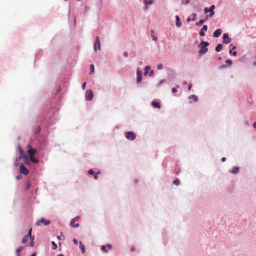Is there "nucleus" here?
Here are the masks:
<instances>
[{
  "label": "nucleus",
  "instance_id": "f257e3e1",
  "mask_svg": "<svg viewBox=\"0 0 256 256\" xmlns=\"http://www.w3.org/2000/svg\"><path fill=\"white\" fill-rule=\"evenodd\" d=\"M28 154L30 156V160L35 164H37L39 160L37 158H36L34 157V155L36 154V150L32 148L31 146H28Z\"/></svg>",
  "mask_w": 256,
  "mask_h": 256
},
{
  "label": "nucleus",
  "instance_id": "f03ea898",
  "mask_svg": "<svg viewBox=\"0 0 256 256\" xmlns=\"http://www.w3.org/2000/svg\"><path fill=\"white\" fill-rule=\"evenodd\" d=\"M209 45V43L207 42L202 41L199 45L200 47V50H199V54L200 55H202L206 54L208 50V48H206Z\"/></svg>",
  "mask_w": 256,
  "mask_h": 256
},
{
  "label": "nucleus",
  "instance_id": "7ed1b4c3",
  "mask_svg": "<svg viewBox=\"0 0 256 256\" xmlns=\"http://www.w3.org/2000/svg\"><path fill=\"white\" fill-rule=\"evenodd\" d=\"M214 8H215L214 5L212 4L210 6V10H208V8H204V12L206 14L208 13V12H210L209 16L212 17L214 14Z\"/></svg>",
  "mask_w": 256,
  "mask_h": 256
},
{
  "label": "nucleus",
  "instance_id": "20e7f679",
  "mask_svg": "<svg viewBox=\"0 0 256 256\" xmlns=\"http://www.w3.org/2000/svg\"><path fill=\"white\" fill-rule=\"evenodd\" d=\"M32 228H30V230H29L28 231V234L24 236L22 240V244H25L26 243L29 238H30V240L32 239V236H31V234H32Z\"/></svg>",
  "mask_w": 256,
  "mask_h": 256
},
{
  "label": "nucleus",
  "instance_id": "39448f33",
  "mask_svg": "<svg viewBox=\"0 0 256 256\" xmlns=\"http://www.w3.org/2000/svg\"><path fill=\"white\" fill-rule=\"evenodd\" d=\"M136 134L130 131L126 133V137L128 140H134L136 138Z\"/></svg>",
  "mask_w": 256,
  "mask_h": 256
},
{
  "label": "nucleus",
  "instance_id": "423d86ee",
  "mask_svg": "<svg viewBox=\"0 0 256 256\" xmlns=\"http://www.w3.org/2000/svg\"><path fill=\"white\" fill-rule=\"evenodd\" d=\"M79 218H80L79 216H76V217L74 218L72 220L70 221V225L71 226L74 227V228H78L80 226L79 224L78 223L76 224L75 222L76 221H78Z\"/></svg>",
  "mask_w": 256,
  "mask_h": 256
},
{
  "label": "nucleus",
  "instance_id": "0eeeda50",
  "mask_svg": "<svg viewBox=\"0 0 256 256\" xmlns=\"http://www.w3.org/2000/svg\"><path fill=\"white\" fill-rule=\"evenodd\" d=\"M100 44L99 38L98 36L96 37L94 43V50L96 51L97 50H100Z\"/></svg>",
  "mask_w": 256,
  "mask_h": 256
},
{
  "label": "nucleus",
  "instance_id": "6e6552de",
  "mask_svg": "<svg viewBox=\"0 0 256 256\" xmlns=\"http://www.w3.org/2000/svg\"><path fill=\"white\" fill-rule=\"evenodd\" d=\"M20 172L21 174H24V175H27L29 173V170L28 168L24 165V164H21L20 165Z\"/></svg>",
  "mask_w": 256,
  "mask_h": 256
},
{
  "label": "nucleus",
  "instance_id": "1a4fd4ad",
  "mask_svg": "<svg viewBox=\"0 0 256 256\" xmlns=\"http://www.w3.org/2000/svg\"><path fill=\"white\" fill-rule=\"evenodd\" d=\"M41 224H43L44 225L47 226L50 224V220H48L42 218L37 222L36 225L38 226H41Z\"/></svg>",
  "mask_w": 256,
  "mask_h": 256
},
{
  "label": "nucleus",
  "instance_id": "9d476101",
  "mask_svg": "<svg viewBox=\"0 0 256 256\" xmlns=\"http://www.w3.org/2000/svg\"><path fill=\"white\" fill-rule=\"evenodd\" d=\"M20 156L19 157L20 159H22L23 161L26 164V161L28 160L27 156L24 153L22 150H20Z\"/></svg>",
  "mask_w": 256,
  "mask_h": 256
},
{
  "label": "nucleus",
  "instance_id": "9b49d317",
  "mask_svg": "<svg viewBox=\"0 0 256 256\" xmlns=\"http://www.w3.org/2000/svg\"><path fill=\"white\" fill-rule=\"evenodd\" d=\"M223 42L225 44H229L231 42V38L228 37V33H224L223 34Z\"/></svg>",
  "mask_w": 256,
  "mask_h": 256
},
{
  "label": "nucleus",
  "instance_id": "f8f14e48",
  "mask_svg": "<svg viewBox=\"0 0 256 256\" xmlns=\"http://www.w3.org/2000/svg\"><path fill=\"white\" fill-rule=\"evenodd\" d=\"M86 98L88 100H90L93 98V94L91 90H88L86 92Z\"/></svg>",
  "mask_w": 256,
  "mask_h": 256
},
{
  "label": "nucleus",
  "instance_id": "ddd939ff",
  "mask_svg": "<svg viewBox=\"0 0 256 256\" xmlns=\"http://www.w3.org/2000/svg\"><path fill=\"white\" fill-rule=\"evenodd\" d=\"M136 75H137V79L136 81L138 83L140 82L142 80V72L140 70H137L136 72Z\"/></svg>",
  "mask_w": 256,
  "mask_h": 256
},
{
  "label": "nucleus",
  "instance_id": "4468645a",
  "mask_svg": "<svg viewBox=\"0 0 256 256\" xmlns=\"http://www.w3.org/2000/svg\"><path fill=\"white\" fill-rule=\"evenodd\" d=\"M111 248L112 246L110 244H106V246H102L101 248V250L104 252H107L108 250Z\"/></svg>",
  "mask_w": 256,
  "mask_h": 256
},
{
  "label": "nucleus",
  "instance_id": "2eb2a0df",
  "mask_svg": "<svg viewBox=\"0 0 256 256\" xmlns=\"http://www.w3.org/2000/svg\"><path fill=\"white\" fill-rule=\"evenodd\" d=\"M222 32V30L221 29H217L214 32L213 36L214 37L218 38L221 34Z\"/></svg>",
  "mask_w": 256,
  "mask_h": 256
},
{
  "label": "nucleus",
  "instance_id": "dca6fc26",
  "mask_svg": "<svg viewBox=\"0 0 256 256\" xmlns=\"http://www.w3.org/2000/svg\"><path fill=\"white\" fill-rule=\"evenodd\" d=\"M152 104L155 108H160V104L156 101H152Z\"/></svg>",
  "mask_w": 256,
  "mask_h": 256
},
{
  "label": "nucleus",
  "instance_id": "f3484780",
  "mask_svg": "<svg viewBox=\"0 0 256 256\" xmlns=\"http://www.w3.org/2000/svg\"><path fill=\"white\" fill-rule=\"evenodd\" d=\"M176 26L178 28L182 26V22L180 21V18L178 16H176Z\"/></svg>",
  "mask_w": 256,
  "mask_h": 256
},
{
  "label": "nucleus",
  "instance_id": "a211bd4d",
  "mask_svg": "<svg viewBox=\"0 0 256 256\" xmlns=\"http://www.w3.org/2000/svg\"><path fill=\"white\" fill-rule=\"evenodd\" d=\"M80 248L82 251V253H84L85 252V248L84 245L82 244L81 242H80Z\"/></svg>",
  "mask_w": 256,
  "mask_h": 256
},
{
  "label": "nucleus",
  "instance_id": "6ab92c4d",
  "mask_svg": "<svg viewBox=\"0 0 256 256\" xmlns=\"http://www.w3.org/2000/svg\"><path fill=\"white\" fill-rule=\"evenodd\" d=\"M222 44H218L216 48V50L218 52H220L222 48Z\"/></svg>",
  "mask_w": 256,
  "mask_h": 256
},
{
  "label": "nucleus",
  "instance_id": "aec40b11",
  "mask_svg": "<svg viewBox=\"0 0 256 256\" xmlns=\"http://www.w3.org/2000/svg\"><path fill=\"white\" fill-rule=\"evenodd\" d=\"M189 99L192 100L194 102H196L198 100V98L195 95H191L189 96Z\"/></svg>",
  "mask_w": 256,
  "mask_h": 256
},
{
  "label": "nucleus",
  "instance_id": "412c9836",
  "mask_svg": "<svg viewBox=\"0 0 256 256\" xmlns=\"http://www.w3.org/2000/svg\"><path fill=\"white\" fill-rule=\"evenodd\" d=\"M238 170H239V168H238V167H234V168H233V169H232V174H235L238 173Z\"/></svg>",
  "mask_w": 256,
  "mask_h": 256
},
{
  "label": "nucleus",
  "instance_id": "4be33fe9",
  "mask_svg": "<svg viewBox=\"0 0 256 256\" xmlns=\"http://www.w3.org/2000/svg\"><path fill=\"white\" fill-rule=\"evenodd\" d=\"M150 66H146L145 67V68H144V75H147L148 72V70L150 69Z\"/></svg>",
  "mask_w": 256,
  "mask_h": 256
},
{
  "label": "nucleus",
  "instance_id": "5701e85b",
  "mask_svg": "<svg viewBox=\"0 0 256 256\" xmlns=\"http://www.w3.org/2000/svg\"><path fill=\"white\" fill-rule=\"evenodd\" d=\"M152 3H153L152 0H146L144 2V4L146 5H150V4H152Z\"/></svg>",
  "mask_w": 256,
  "mask_h": 256
},
{
  "label": "nucleus",
  "instance_id": "b1692460",
  "mask_svg": "<svg viewBox=\"0 0 256 256\" xmlns=\"http://www.w3.org/2000/svg\"><path fill=\"white\" fill-rule=\"evenodd\" d=\"M90 74L94 73V66L93 64L90 66Z\"/></svg>",
  "mask_w": 256,
  "mask_h": 256
},
{
  "label": "nucleus",
  "instance_id": "393cba45",
  "mask_svg": "<svg viewBox=\"0 0 256 256\" xmlns=\"http://www.w3.org/2000/svg\"><path fill=\"white\" fill-rule=\"evenodd\" d=\"M23 250V247L20 246L16 250V252L17 254H19V252H20Z\"/></svg>",
  "mask_w": 256,
  "mask_h": 256
},
{
  "label": "nucleus",
  "instance_id": "a878e982",
  "mask_svg": "<svg viewBox=\"0 0 256 256\" xmlns=\"http://www.w3.org/2000/svg\"><path fill=\"white\" fill-rule=\"evenodd\" d=\"M205 22L204 20H200L198 22L196 23V24L198 26H201L204 22Z\"/></svg>",
  "mask_w": 256,
  "mask_h": 256
},
{
  "label": "nucleus",
  "instance_id": "bb28decb",
  "mask_svg": "<svg viewBox=\"0 0 256 256\" xmlns=\"http://www.w3.org/2000/svg\"><path fill=\"white\" fill-rule=\"evenodd\" d=\"M151 33H152V40L154 41H156L158 40V38L155 36H153L152 34L154 33V30H151Z\"/></svg>",
  "mask_w": 256,
  "mask_h": 256
},
{
  "label": "nucleus",
  "instance_id": "cd10ccee",
  "mask_svg": "<svg viewBox=\"0 0 256 256\" xmlns=\"http://www.w3.org/2000/svg\"><path fill=\"white\" fill-rule=\"evenodd\" d=\"M173 184L176 186H178L180 184V182L178 180H176L173 182Z\"/></svg>",
  "mask_w": 256,
  "mask_h": 256
},
{
  "label": "nucleus",
  "instance_id": "c85d7f7f",
  "mask_svg": "<svg viewBox=\"0 0 256 256\" xmlns=\"http://www.w3.org/2000/svg\"><path fill=\"white\" fill-rule=\"evenodd\" d=\"M226 63L228 64L229 66H231V64H232V62L230 60H226Z\"/></svg>",
  "mask_w": 256,
  "mask_h": 256
},
{
  "label": "nucleus",
  "instance_id": "c756f323",
  "mask_svg": "<svg viewBox=\"0 0 256 256\" xmlns=\"http://www.w3.org/2000/svg\"><path fill=\"white\" fill-rule=\"evenodd\" d=\"M200 36H204L205 35V34L204 32V30H200Z\"/></svg>",
  "mask_w": 256,
  "mask_h": 256
},
{
  "label": "nucleus",
  "instance_id": "7c9ffc66",
  "mask_svg": "<svg viewBox=\"0 0 256 256\" xmlns=\"http://www.w3.org/2000/svg\"><path fill=\"white\" fill-rule=\"evenodd\" d=\"M230 53L231 54L234 56H236V54H237L236 51H234V52H232V50L230 51Z\"/></svg>",
  "mask_w": 256,
  "mask_h": 256
},
{
  "label": "nucleus",
  "instance_id": "2f4dec72",
  "mask_svg": "<svg viewBox=\"0 0 256 256\" xmlns=\"http://www.w3.org/2000/svg\"><path fill=\"white\" fill-rule=\"evenodd\" d=\"M196 14L194 13L192 14V20L194 21L196 20Z\"/></svg>",
  "mask_w": 256,
  "mask_h": 256
},
{
  "label": "nucleus",
  "instance_id": "473e14b6",
  "mask_svg": "<svg viewBox=\"0 0 256 256\" xmlns=\"http://www.w3.org/2000/svg\"><path fill=\"white\" fill-rule=\"evenodd\" d=\"M208 30V26L206 25H204L202 28V30Z\"/></svg>",
  "mask_w": 256,
  "mask_h": 256
},
{
  "label": "nucleus",
  "instance_id": "72a5a7b5",
  "mask_svg": "<svg viewBox=\"0 0 256 256\" xmlns=\"http://www.w3.org/2000/svg\"><path fill=\"white\" fill-rule=\"evenodd\" d=\"M162 67H163V66H162V64H158V66H157V68H158V70H161V69H162Z\"/></svg>",
  "mask_w": 256,
  "mask_h": 256
},
{
  "label": "nucleus",
  "instance_id": "f704fd0d",
  "mask_svg": "<svg viewBox=\"0 0 256 256\" xmlns=\"http://www.w3.org/2000/svg\"><path fill=\"white\" fill-rule=\"evenodd\" d=\"M88 173L89 174L91 175V174H94V170H92L90 169V170H88Z\"/></svg>",
  "mask_w": 256,
  "mask_h": 256
},
{
  "label": "nucleus",
  "instance_id": "c9c22d12",
  "mask_svg": "<svg viewBox=\"0 0 256 256\" xmlns=\"http://www.w3.org/2000/svg\"><path fill=\"white\" fill-rule=\"evenodd\" d=\"M86 82H84L82 84V89L84 90L86 88Z\"/></svg>",
  "mask_w": 256,
  "mask_h": 256
},
{
  "label": "nucleus",
  "instance_id": "e433bc0d",
  "mask_svg": "<svg viewBox=\"0 0 256 256\" xmlns=\"http://www.w3.org/2000/svg\"><path fill=\"white\" fill-rule=\"evenodd\" d=\"M73 242H74V244L76 245H78V241L77 240H76V238H74L73 240Z\"/></svg>",
  "mask_w": 256,
  "mask_h": 256
},
{
  "label": "nucleus",
  "instance_id": "4c0bfd02",
  "mask_svg": "<svg viewBox=\"0 0 256 256\" xmlns=\"http://www.w3.org/2000/svg\"><path fill=\"white\" fill-rule=\"evenodd\" d=\"M52 243L54 246V249H56L57 247L56 244V243L54 242H52Z\"/></svg>",
  "mask_w": 256,
  "mask_h": 256
},
{
  "label": "nucleus",
  "instance_id": "58836bf2",
  "mask_svg": "<svg viewBox=\"0 0 256 256\" xmlns=\"http://www.w3.org/2000/svg\"><path fill=\"white\" fill-rule=\"evenodd\" d=\"M172 92H174V93H175L177 92V90L175 88H172Z\"/></svg>",
  "mask_w": 256,
  "mask_h": 256
},
{
  "label": "nucleus",
  "instance_id": "ea45409f",
  "mask_svg": "<svg viewBox=\"0 0 256 256\" xmlns=\"http://www.w3.org/2000/svg\"><path fill=\"white\" fill-rule=\"evenodd\" d=\"M191 88H192V84H190L188 86V90H190Z\"/></svg>",
  "mask_w": 256,
  "mask_h": 256
},
{
  "label": "nucleus",
  "instance_id": "a19ab883",
  "mask_svg": "<svg viewBox=\"0 0 256 256\" xmlns=\"http://www.w3.org/2000/svg\"><path fill=\"white\" fill-rule=\"evenodd\" d=\"M94 178L95 180H97V179L98 178V175H97L96 174H94Z\"/></svg>",
  "mask_w": 256,
  "mask_h": 256
},
{
  "label": "nucleus",
  "instance_id": "79ce46f5",
  "mask_svg": "<svg viewBox=\"0 0 256 256\" xmlns=\"http://www.w3.org/2000/svg\"><path fill=\"white\" fill-rule=\"evenodd\" d=\"M153 74H154V70H150V76H152Z\"/></svg>",
  "mask_w": 256,
  "mask_h": 256
},
{
  "label": "nucleus",
  "instance_id": "37998d69",
  "mask_svg": "<svg viewBox=\"0 0 256 256\" xmlns=\"http://www.w3.org/2000/svg\"><path fill=\"white\" fill-rule=\"evenodd\" d=\"M124 56L127 57L128 56V53L127 52H124Z\"/></svg>",
  "mask_w": 256,
  "mask_h": 256
},
{
  "label": "nucleus",
  "instance_id": "c03bdc74",
  "mask_svg": "<svg viewBox=\"0 0 256 256\" xmlns=\"http://www.w3.org/2000/svg\"><path fill=\"white\" fill-rule=\"evenodd\" d=\"M191 20H192L190 18H188L186 20L187 22H190Z\"/></svg>",
  "mask_w": 256,
  "mask_h": 256
},
{
  "label": "nucleus",
  "instance_id": "a18cd8bd",
  "mask_svg": "<svg viewBox=\"0 0 256 256\" xmlns=\"http://www.w3.org/2000/svg\"><path fill=\"white\" fill-rule=\"evenodd\" d=\"M40 127H39V128H38V130H36V133H38V132H40Z\"/></svg>",
  "mask_w": 256,
  "mask_h": 256
},
{
  "label": "nucleus",
  "instance_id": "49530a36",
  "mask_svg": "<svg viewBox=\"0 0 256 256\" xmlns=\"http://www.w3.org/2000/svg\"><path fill=\"white\" fill-rule=\"evenodd\" d=\"M34 238L32 240V242H31V246H34V242H33Z\"/></svg>",
  "mask_w": 256,
  "mask_h": 256
},
{
  "label": "nucleus",
  "instance_id": "de8ad7c7",
  "mask_svg": "<svg viewBox=\"0 0 256 256\" xmlns=\"http://www.w3.org/2000/svg\"><path fill=\"white\" fill-rule=\"evenodd\" d=\"M253 126H254V128H255L256 129V122H254Z\"/></svg>",
  "mask_w": 256,
  "mask_h": 256
},
{
  "label": "nucleus",
  "instance_id": "09e8293b",
  "mask_svg": "<svg viewBox=\"0 0 256 256\" xmlns=\"http://www.w3.org/2000/svg\"><path fill=\"white\" fill-rule=\"evenodd\" d=\"M226 160V158H222V162H225Z\"/></svg>",
  "mask_w": 256,
  "mask_h": 256
},
{
  "label": "nucleus",
  "instance_id": "8fccbe9b",
  "mask_svg": "<svg viewBox=\"0 0 256 256\" xmlns=\"http://www.w3.org/2000/svg\"><path fill=\"white\" fill-rule=\"evenodd\" d=\"M100 174V171H98V172H96V174L97 175H98V174Z\"/></svg>",
  "mask_w": 256,
  "mask_h": 256
},
{
  "label": "nucleus",
  "instance_id": "3c124183",
  "mask_svg": "<svg viewBox=\"0 0 256 256\" xmlns=\"http://www.w3.org/2000/svg\"><path fill=\"white\" fill-rule=\"evenodd\" d=\"M20 178H21V176H16V178H17L18 180L20 179Z\"/></svg>",
  "mask_w": 256,
  "mask_h": 256
},
{
  "label": "nucleus",
  "instance_id": "603ef678",
  "mask_svg": "<svg viewBox=\"0 0 256 256\" xmlns=\"http://www.w3.org/2000/svg\"><path fill=\"white\" fill-rule=\"evenodd\" d=\"M31 256H36V254H32Z\"/></svg>",
  "mask_w": 256,
  "mask_h": 256
},
{
  "label": "nucleus",
  "instance_id": "864d4df0",
  "mask_svg": "<svg viewBox=\"0 0 256 256\" xmlns=\"http://www.w3.org/2000/svg\"><path fill=\"white\" fill-rule=\"evenodd\" d=\"M236 46H234V47L232 48V50H234V49H236Z\"/></svg>",
  "mask_w": 256,
  "mask_h": 256
},
{
  "label": "nucleus",
  "instance_id": "5fc2aeb1",
  "mask_svg": "<svg viewBox=\"0 0 256 256\" xmlns=\"http://www.w3.org/2000/svg\"><path fill=\"white\" fill-rule=\"evenodd\" d=\"M186 84V82L184 81L183 82V84Z\"/></svg>",
  "mask_w": 256,
  "mask_h": 256
},
{
  "label": "nucleus",
  "instance_id": "6e6d98bb",
  "mask_svg": "<svg viewBox=\"0 0 256 256\" xmlns=\"http://www.w3.org/2000/svg\"><path fill=\"white\" fill-rule=\"evenodd\" d=\"M131 250L132 251H134V248H131Z\"/></svg>",
  "mask_w": 256,
  "mask_h": 256
},
{
  "label": "nucleus",
  "instance_id": "4d7b16f0",
  "mask_svg": "<svg viewBox=\"0 0 256 256\" xmlns=\"http://www.w3.org/2000/svg\"><path fill=\"white\" fill-rule=\"evenodd\" d=\"M58 256H63L62 254H58Z\"/></svg>",
  "mask_w": 256,
  "mask_h": 256
},
{
  "label": "nucleus",
  "instance_id": "13d9d810",
  "mask_svg": "<svg viewBox=\"0 0 256 256\" xmlns=\"http://www.w3.org/2000/svg\"><path fill=\"white\" fill-rule=\"evenodd\" d=\"M142 64V62H140V64Z\"/></svg>",
  "mask_w": 256,
  "mask_h": 256
},
{
  "label": "nucleus",
  "instance_id": "bf43d9fd",
  "mask_svg": "<svg viewBox=\"0 0 256 256\" xmlns=\"http://www.w3.org/2000/svg\"><path fill=\"white\" fill-rule=\"evenodd\" d=\"M138 182L137 180H135V182L136 183Z\"/></svg>",
  "mask_w": 256,
  "mask_h": 256
},
{
  "label": "nucleus",
  "instance_id": "052dcab7",
  "mask_svg": "<svg viewBox=\"0 0 256 256\" xmlns=\"http://www.w3.org/2000/svg\"><path fill=\"white\" fill-rule=\"evenodd\" d=\"M254 64L256 66V62H254Z\"/></svg>",
  "mask_w": 256,
  "mask_h": 256
},
{
  "label": "nucleus",
  "instance_id": "680f3d73",
  "mask_svg": "<svg viewBox=\"0 0 256 256\" xmlns=\"http://www.w3.org/2000/svg\"><path fill=\"white\" fill-rule=\"evenodd\" d=\"M58 238L60 239V237L59 236H58Z\"/></svg>",
  "mask_w": 256,
  "mask_h": 256
}]
</instances>
